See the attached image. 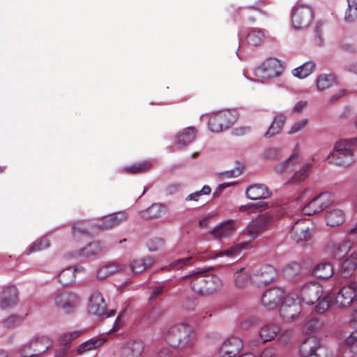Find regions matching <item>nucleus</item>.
<instances>
[{"label":"nucleus","mask_w":357,"mask_h":357,"mask_svg":"<svg viewBox=\"0 0 357 357\" xmlns=\"http://www.w3.org/2000/svg\"><path fill=\"white\" fill-rule=\"evenodd\" d=\"M162 335L172 347L181 349H191L195 342L192 328L183 322L164 330Z\"/></svg>","instance_id":"1"},{"label":"nucleus","mask_w":357,"mask_h":357,"mask_svg":"<svg viewBox=\"0 0 357 357\" xmlns=\"http://www.w3.org/2000/svg\"><path fill=\"white\" fill-rule=\"evenodd\" d=\"M356 148V138L340 139L334 144L333 151L328 155V159L337 166L349 167L354 161V151Z\"/></svg>","instance_id":"2"},{"label":"nucleus","mask_w":357,"mask_h":357,"mask_svg":"<svg viewBox=\"0 0 357 357\" xmlns=\"http://www.w3.org/2000/svg\"><path fill=\"white\" fill-rule=\"evenodd\" d=\"M52 345V340L48 336H35L20 347L19 353L22 357H37L47 351Z\"/></svg>","instance_id":"3"},{"label":"nucleus","mask_w":357,"mask_h":357,"mask_svg":"<svg viewBox=\"0 0 357 357\" xmlns=\"http://www.w3.org/2000/svg\"><path fill=\"white\" fill-rule=\"evenodd\" d=\"M282 63L275 58H269L262 62L254 70L257 79L262 82L278 77L282 73Z\"/></svg>","instance_id":"4"},{"label":"nucleus","mask_w":357,"mask_h":357,"mask_svg":"<svg viewBox=\"0 0 357 357\" xmlns=\"http://www.w3.org/2000/svg\"><path fill=\"white\" fill-rule=\"evenodd\" d=\"M223 285L220 278L211 275L206 278L197 277L191 283L193 291L201 296H209L218 290Z\"/></svg>","instance_id":"5"},{"label":"nucleus","mask_w":357,"mask_h":357,"mask_svg":"<svg viewBox=\"0 0 357 357\" xmlns=\"http://www.w3.org/2000/svg\"><path fill=\"white\" fill-rule=\"evenodd\" d=\"M237 114L234 110H221L214 112L208 121V128L213 132H219L228 128L237 119Z\"/></svg>","instance_id":"6"},{"label":"nucleus","mask_w":357,"mask_h":357,"mask_svg":"<svg viewBox=\"0 0 357 357\" xmlns=\"http://www.w3.org/2000/svg\"><path fill=\"white\" fill-rule=\"evenodd\" d=\"M301 312V305L294 294H288L284 298L280 308L281 318L290 322L298 317Z\"/></svg>","instance_id":"7"},{"label":"nucleus","mask_w":357,"mask_h":357,"mask_svg":"<svg viewBox=\"0 0 357 357\" xmlns=\"http://www.w3.org/2000/svg\"><path fill=\"white\" fill-rule=\"evenodd\" d=\"M313 18L312 9L305 4L296 5L292 10L291 22L296 29L309 26Z\"/></svg>","instance_id":"8"},{"label":"nucleus","mask_w":357,"mask_h":357,"mask_svg":"<svg viewBox=\"0 0 357 357\" xmlns=\"http://www.w3.org/2000/svg\"><path fill=\"white\" fill-rule=\"evenodd\" d=\"M273 222V216L272 214L268 213H262L248 224L243 234L250 238L255 239L261 231L271 225Z\"/></svg>","instance_id":"9"},{"label":"nucleus","mask_w":357,"mask_h":357,"mask_svg":"<svg viewBox=\"0 0 357 357\" xmlns=\"http://www.w3.org/2000/svg\"><path fill=\"white\" fill-rule=\"evenodd\" d=\"M323 294L324 289L322 286L316 282L305 284L300 291L301 298L307 305L314 304L320 299Z\"/></svg>","instance_id":"10"},{"label":"nucleus","mask_w":357,"mask_h":357,"mask_svg":"<svg viewBox=\"0 0 357 357\" xmlns=\"http://www.w3.org/2000/svg\"><path fill=\"white\" fill-rule=\"evenodd\" d=\"M237 229V222L234 220L229 219L216 225L210 231V234L215 239H227L234 234Z\"/></svg>","instance_id":"11"},{"label":"nucleus","mask_w":357,"mask_h":357,"mask_svg":"<svg viewBox=\"0 0 357 357\" xmlns=\"http://www.w3.org/2000/svg\"><path fill=\"white\" fill-rule=\"evenodd\" d=\"M53 301L55 306L69 312L76 307L79 297L75 293L66 291H57L54 295Z\"/></svg>","instance_id":"12"},{"label":"nucleus","mask_w":357,"mask_h":357,"mask_svg":"<svg viewBox=\"0 0 357 357\" xmlns=\"http://www.w3.org/2000/svg\"><path fill=\"white\" fill-rule=\"evenodd\" d=\"M332 202V196L330 194H321L314 197L303 208V213L307 215H314L327 208Z\"/></svg>","instance_id":"13"},{"label":"nucleus","mask_w":357,"mask_h":357,"mask_svg":"<svg viewBox=\"0 0 357 357\" xmlns=\"http://www.w3.org/2000/svg\"><path fill=\"white\" fill-rule=\"evenodd\" d=\"M302 357H326V350L320 346L319 342L314 337L306 339L301 346Z\"/></svg>","instance_id":"14"},{"label":"nucleus","mask_w":357,"mask_h":357,"mask_svg":"<svg viewBox=\"0 0 357 357\" xmlns=\"http://www.w3.org/2000/svg\"><path fill=\"white\" fill-rule=\"evenodd\" d=\"M284 291L281 288H273L266 290L262 295L261 302L264 307L271 310L278 306L285 297Z\"/></svg>","instance_id":"15"},{"label":"nucleus","mask_w":357,"mask_h":357,"mask_svg":"<svg viewBox=\"0 0 357 357\" xmlns=\"http://www.w3.org/2000/svg\"><path fill=\"white\" fill-rule=\"evenodd\" d=\"M144 344L139 340H129L121 347L119 357H140L144 351Z\"/></svg>","instance_id":"16"},{"label":"nucleus","mask_w":357,"mask_h":357,"mask_svg":"<svg viewBox=\"0 0 357 357\" xmlns=\"http://www.w3.org/2000/svg\"><path fill=\"white\" fill-rule=\"evenodd\" d=\"M276 277V272L273 267L266 266L260 268L252 274V282L259 285H266Z\"/></svg>","instance_id":"17"},{"label":"nucleus","mask_w":357,"mask_h":357,"mask_svg":"<svg viewBox=\"0 0 357 357\" xmlns=\"http://www.w3.org/2000/svg\"><path fill=\"white\" fill-rule=\"evenodd\" d=\"M311 229L305 220H298L293 225L291 237L296 243L307 241L310 239Z\"/></svg>","instance_id":"18"},{"label":"nucleus","mask_w":357,"mask_h":357,"mask_svg":"<svg viewBox=\"0 0 357 357\" xmlns=\"http://www.w3.org/2000/svg\"><path fill=\"white\" fill-rule=\"evenodd\" d=\"M243 348V342L241 339L238 337H231L222 344L219 349L220 357H234Z\"/></svg>","instance_id":"19"},{"label":"nucleus","mask_w":357,"mask_h":357,"mask_svg":"<svg viewBox=\"0 0 357 357\" xmlns=\"http://www.w3.org/2000/svg\"><path fill=\"white\" fill-rule=\"evenodd\" d=\"M18 289L15 286L6 288L1 293L0 306L2 309L13 307L18 302Z\"/></svg>","instance_id":"20"},{"label":"nucleus","mask_w":357,"mask_h":357,"mask_svg":"<svg viewBox=\"0 0 357 357\" xmlns=\"http://www.w3.org/2000/svg\"><path fill=\"white\" fill-rule=\"evenodd\" d=\"M355 300L354 293L352 287L349 284L344 286L338 291L335 302L340 307H346L349 306Z\"/></svg>","instance_id":"21"},{"label":"nucleus","mask_w":357,"mask_h":357,"mask_svg":"<svg viewBox=\"0 0 357 357\" xmlns=\"http://www.w3.org/2000/svg\"><path fill=\"white\" fill-rule=\"evenodd\" d=\"M105 309V304L102 294L98 291H94L88 305L89 313L93 315L101 316Z\"/></svg>","instance_id":"22"},{"label":"nucleus","mask_w":357,"mask_h":357,"mask_svg":"<svg viewBox=\"0 0 357 357\" xmlns=\"http://www.w3.org/2000/svg\"><path fill=\"white\" fill-rule=\"evenodd\" d=\"M271 193L269 189L263 184H253L250 185L245 191L246 197L251 200L267 199Z\"/></svg>","instance_id":"23"},{"label":"nucleus","mask_w":357,"mask_h":357,"mask_svg":"<svg viewBox=\"0 0 357 357\" xmlns=\"http://www.w3.org/2000/svg\"><path fill=\"white\" fill-rule=\"evenodd\" d=\"M123 266L117 261L108 262L98 268L96 273V277L102 280L112 274L123 271Z\"/></svg>","instance_id":"24"},{"label":"nucleus","mask_w":357,"mask_h":357,"mask_svg":"<svg viewBox=\"0 0 357 357\" xmlns=\"http://www.w3.org/2000/svg\"><path fill=\"white\" fill-rule=\"evenodd\" d=\"M287 117L282 114H277L269 126L268 130L266 132L264 136L266 138H270L274 135L279 134L282 132L283 127L285 124Z\"/></svg>","instance_id":"25"},{"label":"nucleus","mask_w":357,"mask_h":357,"mask_svg":"<svg viewBox=\"0 0 357 357\" xmlns=\"http://www.w3.org/2000/svg\"><path fill=\"white\" fill-rule=\"evenodd\" d=\"M300 160L301 158L298 151L296 150L287 160L277 165L275 170L280 174L286 173L292 169L296 164L300 162Z\"/></svg>","instance_id":"26"},{"label":"nucleus","mask_w":357,"mask_h":357,"mask_svg":"<svg viewBox=\"0 0 357 357\" xmlns=\"http://www.w3.org/2000/svg\"><path fill=\"white\" fill-rule=\"evenodd\" d=\"M357 268V253H352L343 261L341 269L342 277L347 278L351 276Z\"/></svg>","instance_id":"27"},{"label":"nucleus","mask_w":357,"mask_h":357,"mask_svg":"<svg viewBox=\"0 0 357 357\" xmlns=\"http://www.w3.org/2000/svg\"><path fill=\"white\" fill-rule=\"evenodd\" d=\"M196 135L197 130L195 128H186L177 134L176 143L178 146H185L195 139Z\"/></svg>","instance_id":"28"},{"label":"nucleus","mask_w":357,"mask_h":357,"mask_svg":"<svg viewBox=\"0 0 357 357\" xmlns=\"http://www.w3.org/2000/svg\"><path fill=\"white\" fill-rule=\"evenodd\" d=\"M345 220L344 212L339 208L331 210L326 214V224L331 227H337L342 225Z\"/></svg>","instance_id":"29"},{"label":"nucleus","mask_w":357,"mask_h":357,"mask_svg":"<svg viewBox=\"0 0 357 357\" xmlns=\"http://www.w3.org/2000/svg\"><path fill=\"white\" fill-rule=\"evenodd\" d=\"M280 331V327L278 324H266L261 328L259 337L263 342H266L275 338Z\"/></svg>","instance_id":"30"},{"label":"nucleus","mask_w":357,"mask_h":357,"mask_svg":"<svg viewBox=\"0 0 357 357\" xmlns=\"http://www.w3.org/2000/svg\"><path fill=\"white\" fill-rule=\"evenodd\" d=\"M251 248L250 243L249 242H243L238 243L230 249L225 250V251H221L219 252H217L213 255L210 256V258L211 259H215L217 257H220L223 256H227L229 257H234L238 255L241 251V249H248Z\"/></svg>","instance_id":"31"},{"label":"nucleus","mask_w":357,"mask_h":357,"mask_svg":"<svg viewBox=\"0 0 357 357\" xmlns=\"http://www.w3.org/2000/svg\"><path fill=\"white\" fill-rule=\"evenodd\" d=\"M154 260L151 257H146L142 259H135L130 263V269L134 273H139L151 266Z\"/></svg>","instance_id":"32"},{"label":"nucleus","mask_w":357,"mask_h":357,"mask_svg":"<svg viewBox=\"0 0 357 357\" xmlns=\"http://www.w3.org/2000/svg\"><path fill=\"white\" fill-rule=\"evenodd\" d=\"M336 84L335 77L333 75L323 74L318 76L316 81L317 89L325 91Z\"/></svg>","instance_id":"33"},{"label":"nucleus","mask_w":357,"mask_h":357,"mask_svg":"<svg viewBox=\"0 0 357 357\" xmlns=\"http://www.w3.org/2000/svg\"><path fill=\"white\" fill-rule=\"evenodd\" d=\"M314 68L315 63L312 61H309L298 68H294L292 70V74L298 78L304 79L312 73Z\"/></svg>","instance_id":"34"},{"label":"nucleus","mask_w":357,"mask_h":357,"mask_svg":"<svg viewBox=\"0 0 357 357\" xmlns=\"http://www.w3.org/2000/svg\"><path fill=\"white\" fill-rule=\"evenodd\" d=\"M105 342V339L103 338H91L82 344H81L77 349V353L79 355H82L89 351L96 349Z\"/></svg>","instance_id":"35"},{"label":"nucleus","mask_w":357,"mask_h":357,"mask_svg":"<svg viewBox=\"0 0 357 357\" xmlns=\"http://www.w3.org/2000/svg\"><path fill=\"white\" fill-rule=\"evenodd\" d=\"M77 271V268L68 267L61 271L58 276V282L63 286L72 284L75 280V273Z\"/></svg>","instance_id":"36"},{"label":"nucleus","mask_w":357,"mask_h":357,"mask_svg":"<svg viewBox=\"0 0 357 357\" xmlns=\"http://www.w3.org/2000/svg\"><path fill=\"white\" fill-rule=\"evenodd\" d=\"M312 164L310 162H305L302 165L301 167L299 170L296 171L292 178L288 181L286 183L287 184H292L301 182L303 180H305L308 174L310 171L312 169Z\"/></svg>","instance_id":"37"},{"label":"nucleus","mask_w":357,"mask_h":357,"mask_svg":"<svg viewBox=\"0 0 357 357\" xmlns=\"http://www.w3.org/2000/svg\"><path fill=\"white\" fill-rule=\"evenodd\" d=\"M314 274L317 278L328 279L333 275V268L329 263H321L315 267Z\"/></svg>","instance_id":"38"},{"label":"nucleus","mask_w":357,"mask_h":357,"mask_svg":"<svg viewBox=\"0 0 357 357\" xmlns=\"http://www.w3.org/2000/svg\"><path fill=\"white\" fill-rule=\"evenodd\" d=\"M249 281L252 282V275L245 271L244 268L237 271L234 274L235 285L238 288L245 287Z\"/></svg>","instance_id":"39"},{"label":"nucleus","mask_w":357,"mask_h":357,"mask_svg":"<svg viewBox=\"0 0 357 357\" xmlns=\"http://www.w3.org/2000/svg\"><path fill=\"white\" fill-rule=\"evenodd\" d=\"M264 33L261 29H254L249 31L246 40L248 44L257 46L264 41Z\"/></svg>","instance_id":"40"},{"label":"nucleus","mask_w":357,"mask_h":357,"mask_svg":"<svg viewBox=\"0 0 357 357\" xmlns=\"http://www.w3.org/2000/svg\"><path fill=\"white\" fill-rule=\"evenodd\" d=\"M165 207L161 204H153L146 210L141 212V215L144 218L152 219L160 215L163 212Z\"/></svg>","instance_id":"41"},{"label":"nucleus","mask_w":357,"mask_h":357,"mask_svg":"<svg viewBox=\"0 0 357 357\" xmlns=\"http://www.w3.org/2000/svg\"><path fill=\"white\" fill-rule=\"evenodd\" d=\"M102 248V245L99 242H94L82 248L79 254L84 257H90L100 253Z\"/></svg>","instance_id":"42"},{"label":"nucleus","mask_w":357,"mask_h":357,"mask_svg":"<svg viewBox=\"0 0 357 357\" xmlns=\"http://www.w3.org/2000/svg\"><path fill=\"white\" fill-rule=\"evenodd\" d=\"M26 314H13L2 321L3 327L9 328L21 323L25 319Z\"/></svg>","instance_id":"43"},{"label":"nucleus","mask_w":357,"mask_h":357,"mask_svg":"<svg viewBox=\"0 0 357 357\" xmlns=\"http://www.w3.org/2000/svg\"><path fill=\"white\" fill-rule=\"evenodd\" d=\"M87 222L84 221H77L73 224V234L75 238H78L82 235L88 234L89 228Z\"/></svg>","instance_id":"44"},{"label":"nucleus","mask_w":357,"mask_h":357,"mask_svg":"<svg viewBox=\"0 0 357 357\" xmlns=\"http://www.w3.org/2000/svg\"><path fill=\"white\" fill-rule=\"evenodd\" d=\"M351 243L349 241H342L339 243L334 249V257L340 259L342 258L351 248Z\"/></svg>","instance_id":"45"},{"label":"nucleus","mask_w":357,"mask_h":357,"mask_svg":"<svg viewBox=\"0 0 357 357\" xmlns=\"http://www.w3.org/2000/svg\"><path fill=\"white\" fill-rule=\"evenodd\" d=\"M334 299V296L332 294L326 295L316 306V310L318 312H326L331 306L332 301Z\"/></svg>","instance_id":"46"},{"label":"nucleus","mask_w":357,"mask_h":357,"mask_svg":"<svg viewBox=\"0 0 357 357\" xmlns=\"http://www.w3.org/2000/svg\"><path fill=\"white\" fill-rule=\"evenodd\" d=\"M50 246L49 241L43 238L40 239L38 241L33 244L26 251V255H30L33 252H39L47 248Z\"/></svg>","instance_id":"47"},{"label":"nucleus","mask_w":357,"mask_h":357,"mask_svg":"<svg viewBox=\"0 0 357 357\" xmlns=\"http://www.w3.org/2000/svg\"><path fill=\"white\" fill-rule=\"evenodd\" d=\"M151 162L144 161L131 166L126 167L124 170L130 173H140L149 169L151 167Z\"/></svg>","instance_id":"48"},{"label":"nucleus","mask_w":357,"mask_h":357,"mask_svg":"<svg viewBox=\"0 0 357 357\" xmlns=\"http://www.w3.org/2000/svg\"><path fill=\"white\" fill-rule=\"evenodd\" d=\"M308 119H302L296 122H294L289 130L287 131L288 135H294L300 131L303 130L307 125Z\"/></svg>","instance_id":"49"},{"label":"nucleus","mask_w":357,"mask_h":357,"mask_svg":"<svg viewBox=\"0 0 357 357\" xmlns=\"http://www.w3.org/2000/svg\"><path fill=\"white\" fill-rule=\"evenodd\" d=\"M164 246V241L160 238H153L147 243V247L149 251L155 252L160 250Z\"/></svg>","instance_id":"50"},{"label":"nucleus","mask_w":357,"mask_h":357,"mask_svg":"<svg viewBox=\"0 0 357 357\" xmlns=\"http://www.w3.org/2000/svg\"><path fill=\"white\" fill-rule=\"evenodd\" d=\"M80 335L79 331L68 332L62 335L61 337V342L63 346H69L70 342L79 337Z\"/></svg>","instance_id":"51"},{"label":"nucleus","mask_w":357,"mask_h":357,"mask_svg":"<svg viewBox=\"0 0 357 357\" xmlns=\"http://www.w3.org/2000/svg\"><path fill=\"white\" fill-rule=\"evenodd\" d=\"M193 259L192 257H188L185 258L178 259L170 264V266L174 268H181L185 266L190 265Z\"/></svg>","instance_id":"52"},{"label":"nucleus","mask_w":357,"mask_h":357,"mask_svg":"<svg viewBox=\"0 0 357 357\" xmlns=\"http://www.w3.org/2000/svg\"><path fill=\"white\" fill-rule=\"evenodd\" d=\"M319 327V321L317 319H311L305 322L303 326L305 333H312Z\"/></svg>","instance_id":"53"},{"label":"nucleus","mask_w":357,"mask_h":357,"mask_svg":"<svg viewBox=\"0 0 357 357\" xmlns=\"http://www.w3.org/2000/svg\"><path fill=\"white\" fill-rule=\"evenodd\" d=\"M348 95V91L344 89H340L334 93H333L329 98V102L333 103L339 101L342 98H344Z\"/></svg>","instance_id":"54"},{"label":"nucleus","mask_w":357,"mask_h":357,"mask_svg":"<svg viewBox=\"0 0 357 357\" xmlns=\"http://www.w3.org/2000/svg\"><path fill=\"white\" fill-rule=\"evenodd\" d=\"M97 227L101 229H108L115 227L111 215L104 217L102 222L98 224Z\"/></svg>","instance_id":"55"},{"label":"nucleus","mask_w":357,"mask_h":357,"mask_svg":"<svg viewBox=\"0 0 357 357\" xmlns=\"http://www.w3.org/2000/svg\"><path fill=\"white\" fill-rule=\"evenodd\" d=\"M113 222L116 226H118L121 223L125 222L127 220V215L125 212H119L111 215Z\"/></svg>","instance_id":"56"},{"label":"nucleus","mask_w":357,"mask_h":357,"mask_svg":"<svg viewBox=\"0 0 357 357\" xmlns=\"http://www.w3.org/2000/svg\"><path fill=\"white\" fill-rule=\"evenodd\" d=\"M280 154V151L277 148H268L264 151V156L268 159L275 158Z\"/></svg>","instance_id":"57"},{"label":"nucleus","mask_w":357,"mask_h":357,"mask_svg":"<svg viewBox=\"0 0 357 357\" xmlns=\"http://www.w3.org/2000/svg\"><path fill=\"white\" fill-rule=\"evenodd\" d=\"M162 314V311L158 307L152 308L148 314V319L150 321H155Z\"/></svg>","instance_id":"58"},{"label":"nucleus","mask_w":357,"mask_h":357,"mask_svg":"<svg viewBox=\"0 0 357 357\" xmlns=\"http://www.w3.org/2000/svg\"><path fill=\"white\" fill-rule=\"evenodd\" d=\"M239 174L238 171L231 169L218 173V176L222 179L236 177Z\"/></svg>","instance_id":"59"},{"label":"nucleus","mask_w":357,"mask_h":357,"mask_svg":"<svg viewBox=\"0 0 357 357\" xmlns=\"http://www.w3.org/2000/svg\"><path fill=\"white\" fill-rule=\"evenodd\" d=\"M357 19V11L346 10L344 20L347 22H353Z\"/></svg>","instance_id":"60"},{"label":"nucleus","mask_w":357,"mask_h":357,"mask_svg":"<svg viewBox=\"0 0 357 357\" xmlns=\"http://www.w3.org/2000/svg\"><path fill=\"white\" fill-rule=\"evenodd\" d=\"M306 106H307V102L299 101L294 105L291 112L293 114H300L303 112V110L304 109V108Z\"/></svg>","instance_id":"61"},{"label":"nucleus","mask_w":357,"mask_h":357,"mask_svg":"<svg viewBox=\"0 0 357 357\" xmlns=\"http://www.w3.org/2000/svg\"><path fill=\"white\" fill-rule=\"evenodd\" d=\"M256 319L253 317H247L243 319L241 322V327L243 329H247L255 324Z\"/></svg>","instance_id":"62"},{"label":"nucleus","mask_w":357,"mask_h":357,"mask_svg":"<svg viewBox=\"0 0 357 357\" xmlns=\"http://www.w3.org/2000/svg\"><path fill=\"white\" fill-rule=\"evenodd\" d=\"M172 349L169 347H163L158 351L157 357H171Z\"/></svg>","instance_id":"63"},{"label":"nucleus","mask_w":357,"mask_h":357,"mask_svg":"<svg viewBox=\"0 0 357 357\" xmlns=\"http://www.w3.org/2000/svg\"><path fill=\"white\" fill-rule=\"evenodd\" d=\"M352 328L355 330L354 333L351 334V335L347 337L346 340V342L348 345H352L357 340V324L352 326Z\"/></svg>","instance_id":"64"}]
</instances>
